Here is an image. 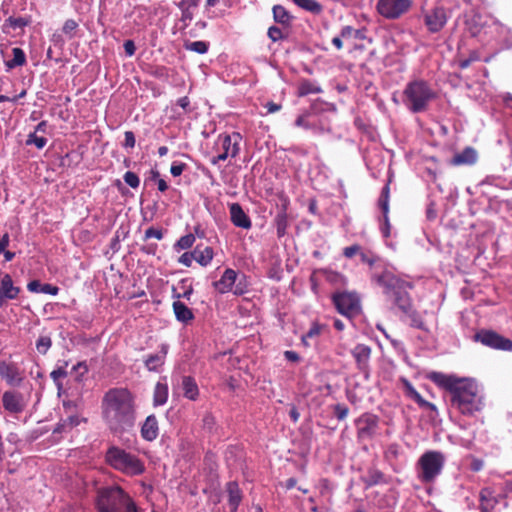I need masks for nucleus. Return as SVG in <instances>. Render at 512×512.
Wrapping results in <instances>:
<instances>
[{
  "label": "nucleus",
  "instance_id": "obj_18",
  "mask_svg": "<svg viewBox=\"0 0 512 512\" xmlns=\"http://www.w3.org/2000/svg\"><path fill=\"white\" fill-rule=\"evenodd\" d=\"M168 344H161L159 351L145 357L144 365L148 371L159 372L164 365L168 353Z\"/></svg>",
  "mask_w": 512,
  "mask_h": 512
},
{
  "label": "nucleus",
  "instance_id": "obj_40",
  "mask_svg": "<svg viewBox=\"0 0 512 512\" xmlns=\"http://www.w3.org/2000/svg\"><path fill=\"white\" fill-rule=\"evenodd\" d=\"M310 116H311L310 112L298 116L297 119L295 120V125L297 127H302L304 129H309V130L316 129V122L308 120V118Z\"/></svg>",
  "mask_w": 512,
  "mask_h": 512
},
{
  "label": "nucleus",
  "instance_id": "obj_22",
  "mask_svg": "<svg viewBox=\"0 0 512 512\" xmlns=\"http://www.w3.org/2000/svg\"><path fill=\"white\" fill-rule=\"evenodd\" d=\"M226 490L228 493V503L231 512H236L242 500L241 490L237 482L231 481L227 483Z\"/></svg>",
  "mask_w": 512,
  "mask_h": 512
},
{
  "label": "nucleus",
  "instance_id": "obj_15",
  "mask_svg": "<svg viewBox=\"0 0 512 512\" xmlns=\"http://www.w3.org/2000/svg\"><path fill=\"white\" fill-rule=\"evenodd\" d=\"M351 354L355 359L359 371L364 374L366 379H368L370 373L369 361L371 348L364 344H358L352 349Z\"/></svg>",
  "mask_w": 512,
  "mask_h": 512
},
{
  "label": "nucleus",
  "instance_id": "obj_13",
  "mask_svg": "<svg viewBox=\"0 0 512 512\" xmlns=\"http://www.w3.org/2000/svg\"><path fill=\"white\" fill-rule=\"evenodd\" d=\"M2 406L10 414H20L25 410L27 400L21 392L8 390L2 394Z\"/></svg>",
  "mask_w": 512,
  "mask_h": 512
},
{
  "label": "nucleus",
  "instance_id": "obj_32",
  "mask_svg": "<svg viewBox=\"0 0 512 512\" xmlns=\"http://www.w3.org/2000/svg\"><path fill=\"white\" fill-rule=\"evenodd\" d=\"M12 54H13V58L5 62V65L8 69H13L15 67L23 66L26 63V55L21 48H19V47L13 48Z\"/></svg>",
  "mask_w": 512,
  "mask_h": 512
},
{
  "label": "nucleus",
  "instance_id": "obj_55",
  "mask_svg": "<svg viewBox=\"0 0 512 512\" xmlns=\"http://www.w3.org/2000/svg\"><path fill=\"white\" fill-rule=\"evenodd\" d=\"M181 10V21L184 22L185 26H188V23L193 19V13L190 11V8H179Z\"/></svg>",
  "mask_w": 512,
  "mask_h": 512
},
{
  "label": "nucleus",
  "instance_id": "obj_19",
  "mask_svg": "<svg viewBox=\"0 0 512 512\" xmlns=\"http://www.w3.org/2000/svg\"><path fill=\"white\" fill-rule=\"evenodd\" d=\"M20 288L14 286L12 277L4 274L0 282V305L7 300H13L18 297Z\"/></svg>",
  "mask_w": 512,
  "mask_h": 512
},
{
  "label": "nucleus",
  "instance_id": "obj_17",
  "mask_svg": "<svg viewBox=\"0 0 512 512\" xmlns=\"http://www.w3.org/2000/svg\"><path fill=\"white\" fill-rule=\"evenodd\" d=\"M0 377L10 386H20L23 381L22 373L15 363L0 361Z\"/></svg>",
  "mask_w": 512,
  "mask_h": 512
},
{
  "label": "nucleus",
  "instance_id": "obj_20",
  "mask_svg": "<svg viewBox=\"0 0 512 512\" xmlns=\"http://www.w3.org/2000/svg\"><path fill=\"white\" fill-rule=\"evenodd\" d=\"M231 222L239 228L250 229L252 222L249 216L244 212L239 203H232L229 206Z\"/></svg>",
  "mask_w": 512,
  "mask_h": 512
},
{
  "label": "nucleus",
  "instance_id": "obj_23",
  "mask_svg": "<svg viewBox=\"0 0 512 512\" xmlns=\"http://www.w3.org/2000/svg\"><path fill=\"white\" fill-rule=\"evenodd\" d=\"M272 13L274 21L282 25L284 28H289L292 25L294 17L282 5H274Z\"/></svg>",
  "mask_w": 512,
  "mask_h": 512
},
{
  "label": "nucleus",
  "instance_id": "obj_34",
  "mask_svg": "<svg viewBox=\"0 0 512 512\" xmlns=\"http://www.w3.org/2000/svg\"><path fill=\"white\" fill-rule=\"evenodd\" d=\"M364 483L368 486H374L384 481V474L377 469H370L363 478Z\"/></svg>",
  "mask_w": 512,
  "mask_h": 512
},
{
  "label": "nucleus",
  "instance_id": "obj_4",
  "mask_svg": "<svg viewBox=\"0 0 512 512\" xmlns=\"http://www.w3.org/2000/svg\"><path fill=\"white\" fill-rule=\"evenodd\" d=\"M96 509L97 512H139L132 498L119 486L99 489Z\"/></svg>",
  "mask_w": 512,
  "mask_h": 512
},
{
  "label": "nucleus",
  "instance_id": "obj_1",
  "mask_svg": "<svg viewBox=\"0 0 512 512\" xmlns=\"http://www.w3.org/2000/svg\"><path fill=\"white\" fill-rule=\"evenodd\" d=\"M428 379L449 392L451 407L462 415L471 417L483 409V398L474 382L441 372L429 373Z\"/></svg>",
  "mask_w": 512,
  "mask_h": 512
},
{
  "label": "nucleus",
  "instance_id": "obj_52",
  "mask_svg": "<svg viewBox=\"0 0 512 512\" xmlns=\"http://www.w3.org/2000/svg\"><path fill=\"white\" fill-rule=\"evenodd\" d=\"M378 206L383 212V216L385 220L387 221V214L389 212V198H385L380 195L378 200Z\"/></svg>",
  "mask_w": 512,
  "mask_h": 512
},
{
  "label": "nucleus",
  "instance_id": "obj_31",
  "mask_svg": "<svg viewBox=\"0 0 512 512\" xmlns=\"http://www.w3.org/2000/svg\"><path fill=\"white\" fill-rule=\"evenodd\" d=\"M477 160V153L472 147L465 148L461 153L454 156L453 162L457 165L473 164Z\"/></svg>",
  "mask_w": 512,
  "mask_h": 512
},
{
  "label": "nucleus",
  "instance_id": "obj_37",
  "mask_svg": "<svg viewBox=\"0 0 512 512\" xmlns=\"http://www.w3.org/2000/svg\"><path fill=\"white\" fill-rule=\"evenodd\" d=\"M322 90L319 86L315 85L314 83L310 81H303L299 86V95L300 96H306L309 94H317L320 93Z\"/></svg>",
  "mask_w": 512,
  "mask_h": 512
},
{
  "label": "nucleus",
  "instance_id": "obj_35",
  "mask_svg": "<svg viewBox=\"0 0 512 512\" xmlns=\"http://www.w3.org/2000/svg\"><path fill=\"white\" fill-rule=\"evenodd\" d=\"M66 366L67 362H65L64 366L57 367L50 373L51 379L59 390L63 387L62 379L67 377Z\"/></svg>",
  "mask_w": 512,
  "mask_h": 512
},
{
  "label": "nucleus",
  "instance_id": "obj_41",
  "mask_svg": "<svg viewBox=\"0 0 512 512\" xmlns=\"http://www.w3.org/2000/svg\"><path fill=\"white\" fill-rule=\"evenodd\" d=\"M51 345L52 340L49 336H41L36 341V349L42 355H45L48 352V350L51 348Z\"/></svg>",
  "mask_w": 512,
  "mask_h": 512
},
{
  "label": "nucleus",
  "instance_id": "obj_46",
  "mask_svg": "<svg viewBox=\"0 0 512 512\" xmlns=\"http://www.w3.org/2000/svg\"><path fill=\"white\" fill-rule=\"evenodd\" d=\"M333 410H334V415L340 421L344 420L348 416V413H349V408L346 405L339 404V403L334 405Z\"/></svg>",
  "mask_w": 512,
  "mask_h": 512
},
{
  "label": "nucleus",
  "instance_id": "obj_21",
  "mask_svg": "<svg viewBox=\"0 0 512 512\" xmlns=\"http://www.w3.org/2000/svg\"><path fill=\"white\" fill-rule=\"evenodd\" d=\"M159 434L158 420L155 415H149L141 427V436L146 441H153Z\"/></svg>",
  "mask_w": 512,
  "mask_h": 512
},
{
  "label": "nucleus",
  "instance_id": "obj_9",
  "mask_svg": "<svg viewBox=\"0 0 512 512\" xmlns=\"http://www.w3.org/2000/svg\"><path fill=\"white\" fill-rule=\"evenodd\" d=\"M238 276L235 270L227 268L221 278L213 282L212 285L220 294L233 292L235 295H243L247 289Z\"/></svg>",
  "mask_w": 512,
  "mask_h": 512
},
{
  "label": "nucleus",
  "instance_id": "obj_50",
  "mask_svg": "<svg viewBox=\"0 0 512 512\" xmlns=\"http://www.w3.org/2000/svg\"><path fill=\"white\" fill-rule=\"evenodd\" d=\"M400 447L398 444H390L385 452L386 457L389 459H396L399 456Z\"/></svg>",
  "mask_w": 512,
  "mask_h": 512
},
{
  "label": "nucleus",
  "instance_id": "obj_60",
  "mask_svg": "<svg viewBox=\"0 0 512 512\" xmlns=\"http://www.w3.org/2000/svg\"><path fill=\"white\" fill-rule=\"evenodd\" d=\"M199 0H181L177 6L178 8H191L198 6Z\"/></svg>",
  "mask_w": 512,
  "mask_h": 512
},
{
  "label": "nucleus",
  "instance_id": "obj_59",
  "mask_svg": "<svg viewBox=\"0 0 512 512\" xmlns=\"http://www.w3.org/2000/svg\"><path fill=\"white\" fill-rule=\"evenodd\" d=\"M355 29L352 26H344L340 31V37L344 39H348L353 37Z\"/></svg>",
  "mask_w": 512,
  "mask_h": 512
},
{
  "label": "nucleus",
  "instance_id": "obj_3",
  "mask_svg": "<svg viewBox=\"0 0 512 512\" xmlns=\"http://www.w3.org/2000/svg\"><path fill=\"white\" fill-rule=\"evenodd\" d=\"M372 281L383 288L386 297L410 319V325L414 328L424 330L425 324L419 313L413 309L409 290L412 285L400 279L390 271L374 273Z\"/></svg>",
  "mask_w": 512,
  "mask_h": 512
},
{
  "label": "nucleus",
  "instance_id": "obj_28",
  "mask_svg": "<svg viewBox=\"0 0 512 512\" xmlns=\"http://www.w3.org/2000/svg\"><path fill=\"white\" fill-rule=\"evenodd\" d=\"M168 399V385L166 382L158 381L154 387L153 405L162 406Z\"/></svg>",
  "mask_w": 512,
  "mask_h": 512
},
{
  "label": "nucleus",
  "instance_id": "obj_6",
  "mask_svg": "<svg viewBox=\"0 0 512 512\" xmlns=\"http://www.w3.org/2000/svg\"><path fill=\"white\" fill-rule=\"evenodd\" d=\"M435 96V92L427 82L415 80L406 85L403 91V103L411 112L420 113L427 110Z\"/></svg>",
  "mask_w": 512,
  "mask_h": 512
},
{
  "label": "nucleus",
  "instance_id": "obj_2",
  "mask_svg": "<svg viewBox=\"0 0 512 512\" xmlns=\"http://www.w3.org/2000/svg\"><path fill=\"white\" fill-rule=\"evenodd\" d=\"M102 414L114 434L129 431L136 421L134 397L125 388L110 389L103 397Z\"/></svg>",
  "mask_w": 512,
  "mask_h": 512
},
{
  "label": "nucleus",
  "instance_id": "obj_24",
  "mask_svg": "<svg viewBox=\"0 0 512 512\" xmlns=\"http://www.w3.org/2000/svg\"><path fill=\"white\" fill-rule=\"evenodd\" d=\"M479 498V509L481 512H491L498 503V500L493 496L492 491L488 488L481 490Z\"/></svg>",
  "mask_w": 512,
  "mask_h": 512
},
{
  "label": "nucleus",
  "instance_id": "obj_56",
  "mask_svg": "<svg viewBox=\"0 0 512 512\" xmlns=\"http://www.w3.org/2000/svg\"><path fill=\"white\" fill-rule=\"evenodd\" d=\"M361 250L360 246L358 245H352L344 248L343 255L347 258H352L354 255L359 253Z\"/></svg>",
  "mask_w": 512,
  "mask_h": 512
},
{
  "label": "nucleus",
  "instance_id": "obj_39",
  "mask_svg": "<svg viewBox=\"0 0 512 512\" xmlns=\"http://www.w3.org/2000/svg\"><path fill=\"white\" fill-rule=\"evenodd\" d=\"M185 48L198 54H205L208 51L209 43L205 41L187 42Z\"/></svg>",
  "mask_w": 512,
  "mask_h": 512
},
{
  "label": "nucleus",
  "instance_id": "obj_8",
  "mask_svg": "<svg viewBox=\"0 0 512 512\" xmlns=\"http://www.w3.org/2000/svg\"><path fill=\"white\" fill-rule=\"evenodd\" d=\"M241 138L239 133L219 135L217 146L220 153L211 158V164L216 165L219 161H225L228 157H236L240 151Z\"/></svg>",
  "mask_w": 512,
  "mask_h": 512
},
{
  "label": "nucleus",
  "instance_id": "obj_64",
  "mask_svg": "<svg viewBox=\"0 0 512 512\" xmlns=\"http://www.w3.org/2000/svg\"><path fill=\"white\" fill-rule=\"evenodd\" d=\"M265 107H266L268 113H275L281 109V105L276 104L274 102H268L265 105Z\"/></svg>",
  "mask_w": 512,
  "mask_h": 512
},
{
  "label": "nucleus",
  "instance_id": "obj_57",
  "mask_svg": "<svg viewBox=\"0 0 512 512\" xmlns=\"http://www.w3.org/2000/svg\"><path fill=\"white\" fill-rule=\"evenodd\" d=\"M123 46L127 56L131 57L135 54L136 47L133 40H126Z\"/></svg>",
  "mask_w": 512,
  "mask_h": 512
},
{
  "label": "nucleus",
  "instance_id": "obj_7",
  "mask_svg": "<svg viewBox=\"0 0 512 512\" xmlns=\"http://www.w3.org/2000/svg\"><path fill=\"white\" fill-rule=\"evenodd\" d=\"M446 462V457L441 451H426L419 458L417 465L419 468L418 478L422 483H432L442 473Z\"/></svg>",
  "mask_w": 512,
  "mask_h": 512
},
{
  "label": "nucleus",
  "instance_id": "obj_44",
  "mask_svg": "<svg viewBox=\"0 0 512 512\" xmlns=\"http://www.w3.org/2000/svg\"><path fill=\"white\" fill-rule=\"evenodd\" d=\"M28 24V21L22 17H9L5 21V27H10L12 29H22Z\"/></svg>",
  "mask_w": 512,
  "mask_h": 512
},
{
  "label": "nucleus",
  "instance_id": "obj_38",
  "mask_svg": "<svg viewBox=\"0 0 512 512\" xmlns=\"http://www.w3.org/2000/svg\"><path fill=\"white\" fill-rule=\"evenodd\" d=\"M322 326L314 323L309 330L302 336V343L305 346H310V340L318 337L321 333Z\"/></svg>",
  "mask_w": 512,
  "mask_h": 512
},
{
  "label": "nucleus",
  "instance_id": "obj_62",
  "mask_svg": "<svg viewBox=\"0 0 512 512\" xmlns=\"http://www.w3.org/2000/svg\"><path fill=\"white\" fill-rule=\"evenodd\" d=\"M41 283L37 280H33L31 282L28 283L27 285V289L30 291V292H34V293H39L40 292V289H41Z\"/></svg>",
  "mask_w": 512,
  "mask_h": 512
},
{
  "label": "nucleus",
  "instance_id": "obj_29",
  "mask_svg": "<svg viewBox=\"0 0 512 512\" xmlns=\"http://www.w3.org/2000/svg\"><path fill=\"white\" fill-rule=\"evenodd\" d=\"M182 389L184 396L189 400H196L199 395V389L195 380L191 376L182 378Z\"/></svg>",
  "mask_w": 512,
  "mask_h": 512
},
{
  "label": "nucleus",
  "instance_id": "obj_49",
  "mask_svg": "<svg viewBox=\"0 0 512 512\" xmlns=\"http://www.w3.org/2000/svg\"><path fill=\"white\" fill-rule=\"evenodd\" d=\"M187 165L185 163H182V162H173L171 167H170V173L174 176V177H178L180 176L183 171L186 169Z\"/></svg>",
  "mask_w": 512,
  "mask_h": 512
},
{
  "label": "nucleus",
  "instance_id": "obj_43",
  "mask_svg": "<svg viewBox=\"0 0 512 512\" xmlns=\"http://www.w3.org/2000/svg\"><path fill=\"white\" fill-rule=\"evenodd\" d=\"M267 36L272 42H277L287 37V35L284 34L283 30L275 25L268 28Z\"/></svg>",
  "mask_w": 512,
  "mask_h": 512
},
{
  "label": "nucleus",
  "instance_id": "obj_54",
  "mask_svg": "<svg viewBox=\"0 0 512 512\" xmlns=\"http://www.w3.org/2000/svg\"><path fill=\"white\" fill-rule=\"evenodd\" d=\"M59 292V288L57 286L51 284H42L40 293L49 294V295H57Z\"/></svg>",
  "mask_w": 512,
  "mask_h": 512
},
{
  "label": "nucleus",
  "instance_id": "obj_25",
  "mask_svg": "<svg viewBox=\"0 0 512 512\" xmlns=\"http://www.w3.org/2000/svg\"><path fill=\"white\" fill-rule=\"evenodd\" d=\"M172 307L175 317L178 321L182 323H188L189 321L194 319V314L192 310L188 308L180 300L174 301Z\"/></svg>",
  "mask_w": 512,
  "mask_h": 512
},
{
  "label": "nucleus",
  "instance_id": "obj_11",
  "mask_svg": "<svg viewBox=\"0 0 512 512\" xmlns=\"http://www.w3.org/2000/svg\"><path fill=\"white\" fill-rule=\"evenodd\" d=\"M474 339L492 349L512 351V340L493 330L482 329L475 334Z\"/></svg>",
  "mask_w": 512,
  "mask_h": 512
},
{
  "label": "nucleus",
  "instance_id": "obj_14",
  "mask_svg": "<svg viewBox=\"0 0 512 512\" xmlns=\"http://www.w3.org/2000/svg\"><path fill=\"white\" fill-rule=\"evenodd\" d=\"M357 438L359 440L372 439L378 428V417L365 413L356 420Z\"/></svg>",
  "mask_w": 512,
  "mask_h": 512
},
{
  "label": "nucleus",
  "instance_id": "obj_48",
  "mask_svg": "<svg viewBox=\"0 0 512 512\" xmlns=\"http://www.w3.org/2000/svg\"><path fill=\"white\" fill-rule=\"evenodd\" d=\"M193 260H195V254L194 252H185L183 253L179 259L178 262L180 264H183L186 267H190L192 265Z\"/></svg>",
  "mask_w": 512,
  "mask_h": 512
},
{
  "label": "nucleus",
  "instance_id": "obj_47",
  "mask_svg": "<svg viewBox=\"0 0 512 512\" xmlns=\"http://www.w3.org/2000/svg\"><path fill=\"white\" fill-rule=\"evenodd\" d=\"M77 27H78V23L75 20L68 19L65 21L62 31L65 34L69 35L70 38H72L73 37L72 33L76 30Z\"/></svg>",
  "mask_w": 512,
  "mask_h": 512
},
{
  "label": "nucleus",
  "instance_id": "obj_16",
  "mask_svg": "<svg viewBox=\"0 0 512 512\" xmlns=\"http://www.w3.org/2000/svg\"><path fill=\"white\" fill-rule=\"evenodd\" d=\"M446 22L447 15L443 7H435L425 15V24L432 33L439 32Z\"/></svg>",
  "mask_w": 512,
  "mask_h": 512
},
{
  "label": "nucleus",
  "instance_id": "obj_26",
  "mask_svg": "<svg viewBox=\"0 0 512 512\" xmlns=\"http://www.w3.org/2000/svg\"><path fill=\"white\" fill-rule=\"evenodd\" d=\"M405 391L406 395L415 401L421 408L432 411L436 410V406L433 403L426 401L408 381L405 382Z\"/></svg>",
  "mask_w": 512,
  "mask_h": 512
},
{
  "label": "nucleus",
  "instance_id": "obj_10",
  "mask_svg": "<svg viewBox=\"0 0 512 512\" xmlns=\"http://www.w3.org/2000/svg\"><path fill=\"white\" fill-rule=\"evenodd\" d=\"M333 303L339 313L353 317L360 312V299L356 293L339 292L333 295Z\"/></svg>",
  "mask_w": 512,
  "mask_h": 512
},
{
  "label": "nucleus",
  "instance_id": "obj_63",
  "mask_svg": "<svg viewBox=\"0 0 512 512\" xmlns=\"http://www.w3.org/2000/svg\"><path fill=\"white\" fill-rule=\"evenodd\" d=\"M284 356L288 361L298 362L300 360V356L295 351L287 350L284 352Z\"/></svg>",
  "mask_w": 512,
  "mask_h": 512
},
{
  "label": "nucleus",
  "instance_id": "obj_42",
  "mask_svg": "<svg viewBox=\"0 0 512 512\" xmlns=\"http://www.w3.org/2000/svg\"><path fill=\"white\" fill-rule=\"evenodd\" d=\"M47 141V138L37 136L35 132H32L27 137L26 145H35L38 149H42L46 146Z\"/></svg>",
  "mask_w": 512,
  "mask_h": 512
},
{
  "label": "nucleus",
  "instance_id": "obj_58",
  "mask_svg": "<svg viewBox=\"0 0 512 512\" xmlns=\"http://www.w3.org/2000/svg\"><path fill=\"white\" fill-rule=\"evenodd\" d=\"M476 60H478V56L475 53H473L470 55V57H468L466 59H461L459 61V67L461 69H466L471 65L472 62H474Z\"/></svg>",
  "mask_w": 512,
  "mask_h": 512
},
{
  "label": "nucleus",
  "instance_id": "obj_33",
  "mask_svg": "<svg viewBox=\"0 0 512 512\" xmlns=\"http://www.w3.org/2000/svg\"><path fill=\"white\" fill-rule=\"evenodd\" d=\"M293 2L300 8L316 15L320 14L323 10L322 5L316 0H293Z\"/></svg>",
  "mask_w": 512,
  "mask_h": 512
},
{
  "label": "nucleus",
  "instance_id": "obj_53",
  "mask_svg": "<svg viewBox=\"0 0 512 512\" xmlns=\"http://www.w3.org/2000/svg\"><path fill=\"white\" fill-rule=\"evenodd\" d=\"M124 135H125V140H124L123 146L125 148H134L135 143H136L134 133L132 131H126Z\"/></svg>",
  "mask_w": 512,
  "mask_h": 512
},
{
  "label": "nucleus",
  "instance_id": "obj_45",
  "mask_svg": "<svg viewBox=\"0 0 512 512\" xmlns=\"http://www.w3.org/2000/svg\"><path fill=\"white\" fill-rule=\"evenodd\" d=\"M123 179L127 185H129L131 188L136 189L140 185V179L138 175L132 171H127Z\"/></svg>",
  "mask_w": 512,
  "mask_h": 512
},
{
  "label": "nucleus",
  "instance_id": "obj_30",
  "mask_svg": "<svg viewBox=\"0 0 512 512\" xmlns=\"http://www.w3.org/2000/svg\"><path fill=\"white\" fill-rule=\"evenodd\" d=\"M193 252L195 254V261L204 267L210 264L214 256L213 249L209 246L201 248L200 245H197Z\"/></svg>",
  "mask_w": 512,
  "mask_h": 512
},
{
  "label": "nucleus",
  "instance_id": "obj_61",
  "mask_svg": "<svg viewBox=\"0 0 512 512\" xmlns=\"http://www.w3.org/2000/svg\"><path fill=\"white\" fill-rule=\"evenodd\" d=\"M9 243H10V236L8 233H5L0 238V254H2V252H4V250H6V248L9 246Z\"/></svg>",
  "mask_w": 512,
  "mask_h": 512
},
{
  "label": "nucleus",
  "instance_id": "obj_51",
  "mask_svg": "<svg viewBox=\"0 0 512 512\" xmlns=\"http://www.w3.org/2000/svg\"><path fill=\"white\" fill-rule=\"evenodd\" d=\"M149 238H156L157 240H161L163 238L162 230L149 227L145 231V239Z\"/></svg>",
  "mask_w": 512,
  "mask_h": 512
},
{
  "label": "nucleus",
  "instance_id": "obj_36",
  "mask_svg": "<svg viewBox=\"0 0 512 512\" xmlns=\"http://www.w3.org/2000/svg\"><path fill=\"white\" fill-rule=\"evenodd\" d=\"M196 238L192 233L186 234L179 238V240L174 244V249L176 251L186 250L193 246Z\"/></svg>",
  "mask_w": 512,
  "mask_h": 512
},
{
  "label": "nucleus",
  "instance_id": "obj_5",
  "mask_svg": "<svg viewBox=\"0 0 512 512\" xmlns=\"http://www.w3.org/2000/svg\"><path fill=\"white\" fill-rule=\"evenodd\" d=\"M105 462L127 476H138L145 472L144 462L138 456L118 446L112 445L107 449Z\"/></svg>",
  "mask_w": 512,
  "mask_h": 512
},
{
  "label": "nucleus",
  "instance_id": "obj_12",
  "mask_svg": "<svg viewBox=\"0 0 512 512\" xmlns=\"http://www.w3.org/2000/svg\"><path fill=\"white\" fill-rule=\"evenodd\" d=\"M412 5V0H378L377 11L387 19H397L406 13Z\"/></svg>",
  "mask_w": 512,
  "mask_h": 512
},
{
  "label": "nucleus",
  "instance_id": "obj_27",
  "mask_svg": "<svg viewBox=\"0 0 512 512\" xmlns=\"http://www.w3.org/2000/svg\"><path fill=\"white\" fill-rule=\"evenodd\" d=\"M274 223L276 226L277 236L279 238L283 237L286 234V230L288 227V216L285 205H282L279 211L277 212L274 218Z\"/></svg>",
  "mask_w": 512,
  "mask_h": 512
}]
</instances>
